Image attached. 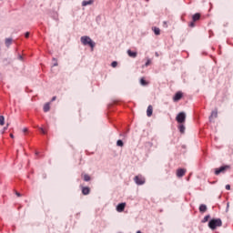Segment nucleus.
I'll return each mask as SVG.
<instances>
[{
  "label": "nucleus",
  "mask_w": 233,
  "mask_h": 233,
  "mask_svg": "<svg viewBox=\"0 0 233 233\" xmlns=\"http://www.w3.org/2000/svg\"><path fill=\"white\" fill-rule=\"evenodd\" d=\"M134 181L137 185H145V177L141 175L136 176Z\"/></svg>",
  "instance_id": "39448f33"
},
{
  "label": "nucleus",
  "mask_w": 233,
  "mask_h": 233,
  "mask_svg": "<svg viewBox=\"0 0 233 233\" xmlns=\"http://www.w3.org/2000/svg\"><path fill=\"white\" fill-rule=\"evenodd\" d=\"M228 168H230V166H224L219 168H216L215 174H216V176H219V174H224V172H227V170H228Z\"/></svg>",
  "instance_id": "7ed1b4c3"
},
{
  "label": "nucleus",
  "mask_w": 233,
  "mask_h": 233,
  "mask_svg": "<svg viewBox=\"0 0 233 233\" xmlns=\"http://www.w3.org/2000/svg\"><path fill=\"white\" fill-rule=\"evenodd\" d=\"M187 172V169L179 168L177 170V177H183Z\"/></svg>",
  "instance_id": "423d86ee"
},
{
  "label": "nucleus",
  "mask_w": 233,
  "mask_h": 233,
  "mask_svg": "<svg viewBox=\"0 0 233 233\" xmlns=\"http://www.w3.org/2000/svg\"><path fill=\"white\" fill-rule=\"evenodd\" d=\"M116 145L117 147H123V140H117Z\"/></svg>",
  "instance_id": "b1692460"
},
{
  "label": "nucleus",
  "mask_w": 233,
  "mask_h": 233,
  "mask_svg": "<svg viewBox=\"0 0 233 233\" xmlns=\"http://www.w3.org/2000/svg\"><path fill=\"white\" fill-rule=\"evenodd\" d=\"M201 18V15L199 13H197L193 15V21L196 22V21H199V19Z\"/></svg>",
  "instance_id": "4468645a"
},
{
  "label": "nucleus",
  "mask_w": 233,
  "mask_h": 233,
  "mask_svg": "<svg viewBox=\"0 0 233 233\" xmlns=\"http://www.w3.org/2000/svg\"><path fill=\"white\" fill-rule=\"evenodd\" d=\"M157 57H159V54L156 53Z\"/></svg>",
  "instance_id": "4c0bfd02"
},
{
  "label": "nucleus",
  "mask_w": 233,
  "mask_h": 233,
  "mask_svg": "<svg viewBox=\"0 0 233 233\" xmlns=\"http://www.w3.org/2000/svg\"><path fill=\"white\" fill-rule=\"evenodd\" d=\"M150 65V60H147V63L145 64V66H148Z\"/></svg>",
  "instance_id": "2f4dec72"
},
{
  "label": "nucleus",
  "mask_w": 233,
  "mask_h": 233,
  "mask_svg": "<svg viewBox=\"0 0 233 233\" xmlns=\"http://www.w3.org/2000/svg\"><path fill=\"white\" fill-rule=\"evenodd\" d=\"M50 111V103H46L44 106V112H49Z\"/></svg>",
  "instance_id": "dca6fc26"
},
{
  "label": "nucleus",
  "mask_w": 233,
  "mask_h": 233,
  "mask_svg": "<svg viewBox=\"0 0 233 233\" xmlns=\"http://www.w3.org/2000/svg\"><path fill=\"white\" fill-rule=\"evenodd\" d=\"M84 181H90V176H88L87 174L84 175Z\"/></svg>",
  "instance_id": "5701e85b"
},
{
  "label": "nucleus",
  "mask_w": 233,
  "mask_h": 233,
  "mask_svg": "<svg viewBox=\"0 0 233 233\" xmlns=\"http://www.w3.org/2000/svg\"><path fill=\"white\" fill-rule=\"evenodd\" d=\"M18 58L20 59V61H23V56H19Z\"/></svg>",
  "instance_id": "f704fd0d"
},
{
  "label": "nucleus",
  "mask_w": 233,
  "mask_h": 233,
  "mask_svg": "<svg viewBox=\"0 0 233 233\" xmlns=\"http://www.w3.org/2000/svg\"><path fill=\"white\" fill-rule=\"evenodd\" d=\"M56 99H57V97L56 96H53L51 101H56Z\"/></svg>",
  "instance_id": "72a5a7b5"
},
{
  "label": "nucleus",
  "mask_w": 233,
  "mask_h": 233,
  "mask_svg": "<svg viewBox=\"0 0 233 233\" xmlns=\"http://www.w3.org/2000/svg\"><path fill=\"white\" fill-rule=\"evenodd\" d=\"M53 61H55L54 66H57V60L56 58H53Z\"/></svg>",
  "instance_id": "c85d7f7f"
},
{
  "label": "nucleus",
  "mask_w": 233,
  "mask_h": 233,
  "mask_svg": "<svg viewBox=\"0 0 233 233\" xmlns=\"http://www.w3.org/2000/svg\"><path fill=\"white\" fill-rule=\"evenodd\" d=\"M140 85H142V86H147V85H148V82L145 78H141Z\"/></svg>",
  "instance_id": "a211bd4d"
},
{
  "label": "nucleus",
  "mask_w": 233,
  "mask_h": 233,
  "mask_svg": "<svg viewBox=\"0 0 233 233\" xmlns=\"http://www.w3.org/2000/svg\"><path fill=\"white\" fill-rule=\"evenodd\" d=\"M15 195L17 196V198H21V193L15 191Z\"/></svg>",
  "instance_id": "c756f323"
},
{
  "label": "nucleus",
  "mask_w": 233,
  "mask_h": 233,
  "mask_svg": "<svg viewBox=\"0 0 233 233\" xmlns=\"http://www.w3.org/2000/svg\"><path fill=\"white\" fill-rule=\"evenodd\" d=\"M218 117V109H215L211 112V115L209 116V121L212 122L214 118Z\"/></svg>",
  "instance_id": "6e6552de"
},
{
  "label": "nucleus",
  "mask_w": 233,
  "mask_h": 233,
  "mask_svg": "<svg viewBox=\"0 0 233 233\" xmlns=\"http://www.w3.org/2000/svg\"><path fill=\"white\" fill-rule=\"evenodd\" d=\"M5 125V116H0V126L3 127Z\"/></svg>",
  "instance_id": "aec40b11"
},
{
  "label": "nucleus",
  "mask_w": 233,
  "mask_h": 233,
  "mask_svg": "<svg viewBox=\"0 0 233 233\" xmlns=\"http://www.w3.org/2000/svg\"><path fill=\"white\" fill-rule=\"evenodd\" d=\"M10 137H12V139H14V134H10Z\"/></svg>",
  "instance_id": "e433bc0d"
},
{
  "label": "nucleus",
  "mask_w": 233,
  "mask_h": 233,
  "mask_svg": "<svg viewBox=\"0 0 233 233\" xmlns=\"http://www.w3.org/2000/svg\"><path fill=\"white\" fill-rule=\"evenodd\" d=\"M187 119V115L185 114V112H180L177 116V123H185V120Z\"/></svg>",
  "instance_id": "20e7f679"
},
{
  "label": "nucleus",
  "mask_w": 233,
  "mask_h": 233,
  "mask_svg": "<svg viewBox=\"0 0 233 233\" xmlns=\"http://www.w3.org/2000/svg\"><path fill=\"white\" fill-rule=\"evenodd\" d=\"M39 130L42 132V134H46V131H45V129H43V127H39Z\"/></svg>",
  "instance_id": "bb28decb"
},
{
  "label": "nucleus",
  "mask_w": 233,
  "mask_h": 233,
  "mask_svg": "<svg viewBox=\"0 0 233 233\" xmlns=\"http://www.w3.org/2000/svg\"><path fill=\"white\" fill-rule=\"evenodd\" d=\"M82 194H84V196H88L90 194V187H83Z\"/></svg>",
  "instance_id": "9b49d317"
},
{
  "label": "nucleus",
  "mask_w": 233,
  "mask_h": 233,
  "mask_svg": "<svg viewBox=\"0 0 233 233\" xmlns=\"http://www.w3.org/2000/svg\"><path fill=\"white\" fill-rule=\"evenodd\" d=\"M179 130H180L181 134H185V126H183V125L179 126Z\"/></svg>",
  "instance_id": "4be33fe9"
},
{
  "label": "nucleus",
  "mask_w": 233,
  "mask_h": 233,
  "mask_svg": "<svg viewBox=\"0 0 233 233\" xmlns=\"http://www.w3.org/2000/svg\"><path fill=\"white\" fill-rule=\"evenodd\" d=\"M222 225L223 222L221 221V218H213L208 222V227L211 230H216L218 227H221Z\"/></svg>",
  "instance_id": "f257e3e1"
},
{
  "label": "nucleus",
  "mask_w": 233,
  "mask_h": 233,
  "mask_svg": "<svg viewBox=\"0 0 233 233\" xmlns=\"http://www.w3.org/2000/svg\"><path fill=\"white\" fill-rule=\"evenodd\" d=\"M93 4H94V0L83 1L82 6H88V5H93Z\"/></svg>",
  "instance_id": "ddd939ff"
},
{
  "label": "nucleus",
  "mask_w": 233,
  "mask_h": 233,
  "mask_svg": "<svg viewBox=\"0 0 233 233\" xmlns=\"http://www.w3.org/2000/svg\"><path fill=\"white\" fill-rule=\"evenodd\" d=\"M153 31L156 35H159V34H161L159 27H153Z\"/></svg>",
  "instance_id": "2eb2a0df"
},
{
  "label": "nucleus",
  "mask_w": 233,
  "mask_h": 233,
  "mask_svg": "<svg viewBox=\"0 0 233 233\" xmlns=\"http://www.w3.org/2000/svg\"><path fill=\"white\" fill-rule=\"evenodd\" d=\"M12 45V38H6L5 39V46H10Z\"/></svg>",
  "instance_id": "6ab92c4d"
},
{
  "label": "nucleus",
  "mask_w": 233,
  "mask_h": 233,
  "mask_svg": "<svg viewBox=\"0 0 233 233\" xmlns=\"http://www.w3.org/2000/svg\"><path fill=\"white\" fill-rule=\"evenodd\" d=\"M194 23H195L194 21L191 22V23L189 24V26L194 27V26H195V24H194Z\"/></svg>",
  "instance_id": "7c9ffc66"
},
{
  "label": "nucleus",
  "mask_w": 233,
  "mask_h": 233,
  "mask_svg": "<svg viewBox=\"0 0 233 233\" xmlns=\"http://www.w3.org/2000/svg\"><path fill=\"white\" fill-rule=\"evenodd\" d=\"M199 211L200 212H207V205H205V204L200 205Z\"/></svg>",
  "instance_id": "f3484780"
},
{
  "label": "nucleus",
  "mask_w": 233,
  "mask_h": 233,
  "mask_svg": "<svg viewBox=\"0 0 233 233\" xmlns=\"http://www.w3.org/2000/svg\"><path fill=\"white\" fill-rule=\"evenodd\" d=\"M125 207H127V203H120L116 206V210L118 212H124Z\"/></svg>",
  "instance_id": "0eeeda50"
},
{
  "label": "nucleus",
  "mask_w": 233,
  "mask_h": 233,
  "mask_svg": "<svg viewBox=\"0 0 233 233\" xmlns=\"http://www.w3.org/2000/svg\"><path fill=\"white\" fill-rule=\"evenodd\" d=\"M111 66H112L113 68H116V66H117V62H116V61L112 62V63H111Z\"/></svg>",
  "instance_id": "393cba45"
},
{
  "label": "nucleus",
  "mask_w": 233,
  "mask_h": 233,
  "mask_svg": "<svg viewBox=\"0 0 233 233\" xmlns=\"http://www.w3.org/2000/svg\"><path fill=\"white\" fill-rule=\"evenodd\" d=\"M153 112H154V108L152 107V106H147V117H151Z\"/></svg>",
  "instance_id": "1a4fd4ad"
},
{
  "label": "nucleus",
  "mask_w": 233,
  "mask_h": 233,
  "mask_svg": "<svg viewBox=\"0 0 233 233\" xmlns=\"http://www.w3.org/2000/svg\"><path fill=\"white\" fill-rule=\"evenodd\" d=\"M181 97H183V93L181 92H177L175 96H174V101L177 102V101H179V99H181Z\"/></svg>",
  "instance_id": "9d476101"
},
{
  "label": "nucleus",
  "mask_w": 233,
  "mask_h": 233,
  "mask_svg": "<svg viewBox=\"0 0 233 233\" xmlns=\"http://www.w3.org/2000/svg\"><path fill=\"white\" fill-rule=\"evenodd\" d=\"M25 37H26V38L30 37V32H26L25 35Z\"/></svg>",
  "instance_id": "cd10ccee"
},
{
  "label": "nucleus",
  "mask_w": 233,
  "mask_h": 233,
  "mask_svg": "<svg viewBox=\"0 0 233 233\" xmlns=\"http://www.w3.org/2000/svg\"><path fill=\"white\" fill-rule=\"evenodd\" d=\"M127 55L129 57H137V52H132V50H127Z\"/></svg>",
  "instance_id": "f8f14e48"
},
{
  "label": "nucleus",
  "mask_w": 233,
  "mask_h": 233,
  "mask_svg": "<svg viewBox=\"0 0 233 233\" xmlns=\"http://www.w3.org/2000/svg\"><path fill=\"white\" fill-rule=\"evenodd\" d=\"M137 233H142V232L138 230V231H137Z\"/></svg>",
  "instance_id": "58836bf2"
},
{
  "label": "nucleus",
  "mask_w": 233,
  "mask_h": 233,
  "mask_svg": "<svg viewBox=\"0 0 233 233\" xmlns=\"http://www.w3.org/2000/svg\"><path fill=\"white\" fill-rule=\"evenodd\" d=\"M23 132H28V129L27 128H24Z\"/></svg>",
  "instance_id": "c9c22d12"
},
{
  "label": "nucleus",
  "mask_w": 233,
  "mask_h": 233,
  "mask_svg": "<svg viewBox=\"0 0 233 233\" xmlns=\"http://www.w3.org/2000/svg\"><path fill=\"white\" fill-rule=\"evenodd\" d=\"M208 219H210V215H207V216L202 219V223H207V221H208Z\"/></svg>",
  "instance_id": "412c9836"
},
{
  "label": "nucleus",
  "mask_w": 233,
  "mask_h": 233,
  "mask_svg": "<svg viewBox=\"0 0 233 233\" xmlns=\"http://www.w3.org/2000/svg\"><path fill=\"white\" fill-rule=\"evenodd\" d=\"M9 124H6V127H4L2 134H5V130H8Z\"/></svg>",
  "instance_id": "a878e982"
},
{
  "label": "nucleus",
  "mask_w": 233,
  "mask_h": 233,
  "mask_svg": "<svg viewBox=\"0 0 233 233\" xmlns=\"http://www.w3.org/2000/svg\"><path fill=\"white\" fill-rule=\"evenodd\" d=\"M226 190H230V185L226 186Z\"/></svg>",
  "instance_id": "473e14b6"
},
{
  "label": "nucleus",
  "mask_w": 233,
  "mask_h": 233,
  "mask_svg": "<svg viewBox=\"0 0 233 233\" xmlns=\"http://www.w3.org/2000/svg\"><path fill=\"white\" fill-rule=\"evenodd\" d=\"M81 43L86 46V45L90 46L92 52L94 51V46H96V43L92 41V38L89 36H82Z\"/></svg>",
  "instance_id": "f03ea898"
}]
</instances>
